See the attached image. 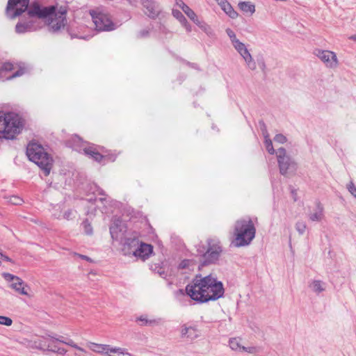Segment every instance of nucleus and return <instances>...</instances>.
<instances>
[{"label": "nucleus", "instance_id": "obj_1", "mask_svg": "<svg viewBox=\"0 0 356 356\" xmlns=\"http://www.w3.org/2000/svg\"><path fill=\"white\" fill-rule=\"evenodd\" d=\"M177 293L181 295L186 293L195 302L204 304L223 298L225 288L223 283L211 274L204 277L197 274L191 283L186 286L185 292L184 289H179Z\"/></svg>", "mask_w": 356, "mask_h": 356}, {"label": "nucleus", "instance_id": "obj_2", "mask_svg": "<svg viewBox=\"0 0 356 356\" xmlns=\"http://www.w3.org/2000/svg\"><path fill=\"white\" fill-rule=\"evenodd\" d=\"M67 8L57 4L44 6L39 0L31 2L27 14L30 17L42 19L47 22L49 32L56 33L64 28L67 23Z\"/></svg>", "mask_w": 356, "mask_h": 356}, {"label": "nucleus", "instance_id": "obj_3", "mask_svg": "<svg viewBox=\"0 0 356 356\" xmlns=\"http://www.w3.org/2000/svg\"><path fill=\"white\" fill-rule=\"evenodd\" d=\"M24 119L14 111H0V145L4 140H13L22 133Z\"/></svg>", "mask_w": 356, "mask_h": 356}, {"label": "nucleus", "instance_id": "obj_4", "mask_svg": "<svg viewBox=\"0 0 356 356\" xmlns=\"http://www.w3.org/2000/svg\"><path fill=\"white\" fill-rule=\"evenodd\" d=\"M197 254L200 257V263L198 269L209 266L210 265H217L222 252V247L220 241L218 238H208L206 244L200 241L195 245Z\"/></svg>", "mask_w": 356, "mask_h": 356}, {"label": "nucleus", "instance_id": "obj_5", "mask_svg": "<svg viewBox=\"0 0 356 356\" xmlns=\"http://www.w3.org/2000/svg\"><path fill=\"white\" fill-rule=\"evenodd\" d=\"M29 160L35 163L43 172L44 176L50 174L54 164L52 156L44 149V147L37 143H29L26 151Z\"/></svg>", "mask_w": 356, "mask_h": 356}, {"label": "nucleus", "instance_id": "obj_6", "mask_svg": "<svg viewBox=\"0 0 356 356\" xmlns=\"http://www.w3.org/2000/svg\"><path fill=\"white\" fill-rule=\"evenodd\" d=\"M234 234L236 247L250 245L256 235V227L252 219L248 217V219L236 220Z\"/></svg>", "mask_w": 356, "mask_h": 356}, {"label": "nucleus", "instance_id": "obj_7", "mask_svg": "<svg viewBox=\"0 0 356 356\" xmlns=\"http://www.w3.org/2000/svg\"><path fill=\"white\" fill-rule=\"evenodd\" d=\"M90 15L97 31H112L118 27L110 14L102 8L90 10Z\"/></svg>", "mask_w": 356, "mask_h": 356}, {"label": "nucleus", "instance_id": "obj_8", "mask_svg": "<svg viewBox=\"0 0 356 356\" xmlns=\"http://www.w3.org/2000/svg\"><path fill=\"white\" fill-rule=\"evenodd\" d=\"M30 4V0H8L6 14L8 18L15 19L27 12Z\"/></svg>", "mask_w": 356, "mask_h": 356}, {"label": "nucleus", "instance_id": "obj_9", "mask_svg": "<svg viewBox=\"0 0 356 356\" xmlns=\"http://www.w3.org/2000/svg\"><path fill=\"white\" fill-rule=\"evenodd\" d=\"M138 234L137 232L128 234L124 237H121L120 244L122 245L121 252L123 255L132 257L135 249L140 243Z\"/></svg>", "mask_w": 356, "mask_h": 356}, {"label": "nucleus", "instance_id": "obj_10", "mask_svg": "<svg viewBox=\"0 0 356 356\" xmlns=\"http://www.w3.org/2000/svg\"><path fill=\"white\" fill-rule=\"evenodd\" d=\"M181 3L177 4L181 7L183 12L192 20L200 29H201L207 35L211 36L213 35V31L211 27L204 21L198 18L195 13L184 2L179 0Z\"/></svg>", "mask_w": 356, "mask_h": 356}, {"label": "nucleus", "instance_id": "obj_11", "mask_svg": "<svg viewBox=\"0 0 356 356\" xmlns=\"http://www.w3.org/2000/svg\"><path fill=\"white\" fill-rule=\"evenodd\" d=\"M277 158L281 175H286L291 169L295 170V163L289 156L286 155L285 148L280 147L277 149Z\"/></svg>", "mask_w": 356, "mask_h": 356}, {"label": "nucleus", "instance_id": "obj_12", "mask_svg": "<svg viewBox=\"0 0 356 356\" xmlns=\"http://www.w3.org/2000/svg\"><path fill=\"white\" fill-rule=\"evenodd\" d=\"M109 232L111 238L114 241H118L121 237L127 236V225L123 222L120 217H115L109 227Z\"/></svg>", "mask_w": 356, "mask_h": 356}, {"label": "nucleus", "instance_id": "obj_13", "mask_svg": "<svg viewBox=\"0 0 356 356\" xmlns=\"http://www.w3.org/2000/svg\"><path fill=\"white\" fill-rule=\"evenodd\" d=\"M140 3L144 8V13L152 19H156L162 13L161 7L156 1L140 0Z\"/></svg>", "mask_w": 356, "mask_h": 356}, {"label": "nucleus", "instance_id": "obj_14", "mask_svg": "<svg viewBox=\"0 0 356 356\" xmlns=\"http://www.w3.org/2000/svg\"><path fill=\"white\" fill-rule=\"evenodd\" d=\"M133 252L132 257L145 261L154 253V248L151 244L140 241Z\"/></svg>", "mask_w": 356, "mask_h": 356}, {"label": "nucleus", "instance_id": "obj_15", "mask_svg": "<svg viewBox=\"0 0 356 356\" xmlns=\"http://www.w3.org/2000/svg\"><path fill=\"white\" fill-rule=\"evenodd\" d=\"M316 56L326 65L327 67L333 68L337 67L338 60L334 52L328 50L317 49Z\"/></svg>", "mask_w": 356, "mask_h": 356}, {"label": "nucleus", "instance_id": "obj_16", "mask_svg": "<svg viewBox=\"0 0 356 356\" xmlns=\"http://www.w3.org/2000/svg\"><path fill=\"white\" fill-rule=\"evenodd\" d=\"M86 29H87V27L83 24L77 26H74V24H71L67 27L66 30L72 39L78 38L88 40L90 38H92V35L83 34V31Z\"/></svg>", "mask_w": 356, "mask_h": 356}, {"label": "nucleus", "instance_id": "obj_17", "mask_svg": "<svg viewBox=\"0 0 356 356\" xmlns=\"http://www.w3.org/2000/svg\"><path fill=\"white\" fill-rule=\"evenodd\" d=\"M89 146L82 149L83 153L89 159H92L94 161L101 164L103 162V154L97 149V145L93 143H88Z\"/></svg>", "mask_w": 356, "mask_h": 356}, {"label": "nucleus", "instance_id": "obj_18", "mask_svg": "<svg viewBox=\"0 0 356 356\" xmlns=\"http://www.w3.org/2000/svg\"><path fill=\"white\" fill-rule=\"evenodd\" d=\"M221 9L232 19H236L238 14L227 0H216Z\"/></svg>", "mask_w": 356, "mask_h": 356}, {"label": "nucleus", "instance_id": "obj_19", "mask_svg": "<svg viewBox=\"0 0 356 356\" xmlns=\"http://www.w3.org/2000/svg\"><path fill=\"white\" fill-rule=\"evenodd\" d=\"M83 143H88L86 141H83V140L77 134H74L70 139L67 140L65 142L66 146L68 147H71L76 151L81 152V148L83 146Z\"/></svg>", "mask_w": 356, "mask_h": 356}, {"label": "nucleus", "instance_id": "obj_20", "mask_svg": "<svg viewBox=\"0 0 356 356\" xmlns=\"http://www.w3.org/2000/svg\"><path fill=\"white\" fill-rule=\"evenodd\" d=\"M34 24L32 22H17L15 26V32L19 34L31 32L34 30Z\"/></svg>", "mask_w": 356, "mask_h": 356}, {"label": "nucleus", "instance_id": "obj_21", "mask_svg": "<svg viewBox=\"0 0 356 356\" xmlns=\"http://www.w3.org/2000/svg\"><path fill=\"white\" fill-rule=\"evenodd\" d=\"M181 333L182 337H186L190 339H195L198 336L196 328L192 326L187 327L186 325H184L181 327Z\"/></svg>", "mask_w": 356, "mask_h": 356}, {"label": "nucleus", "instance_id": "obj_22", "mask_svg": "<svg viewBox=\"0 0 356 356\" xmlns=\"http://www.w3.org/2000/svg\"><path fill=\"white\" fill-rule=\"evenodd\" d=\"M195 261L193 259H185L181 261L177 266V270H186L193 271L195 267Z\"/></svg>", "mask_w": 356, "mask_h": 356}, {"label": "nucleus", "instance_id": "obj_23", "mask_svg": "<svg viewBox=\"0 0 356 356\" xmlns=\"http://www.w3.org/2000/svg\"><path fill=\"white\" fill-rule=\"evenodd\" d=\"M240 55L245 60L246 65L250 70H256V62L252 58V56H251V54L249 52V51L248 50V49L244 50V51H243L242 54H240Z\"/></svg>", "mask_w": 356, "mask_h": 356}, {"label": "nucleus", "instance_id": "obj_24", "mask_svg": "<svg viewBox=\"0 0 356 356\" xmlns=\"http://www.w3.org/2000/svg\"><path fill=\"white\" fill-rule=\"evenodd\" d=\"M238 6L244 13L252 15L255 12V6L250 1H240Z\"/></svg>", "mask_w": 356, "mask_h": 356}, {"label": "nucleus", "instance_id": "obj_25", "mask_svg": "<svg viewBox=\"0 0 356 356\" xmlns=\"http://www.w3.org/2000/svg\"><path fill=\"white\" fill-rule=\"evenodd\" d=\"M89 347L90 350L98 353H108V345L106 344L90 343Z\"/></svg>", "mask_w": 356, "mask_h": 356}, {"label": "nucleus", "instance_id": "obj_26", "mask_svg": "<svg viewBox=\"0 0 356 356\" xmlns=\"http://www.w3.org/2000/svg\"><path fill=\"white\" fill-rule=\"evenodd\" d=\"M24 281L21 279V280H15V282H13L10 284V286L19 294L27 295V291L25 290L24 287Z\"/></svg>", "mask_w": 356, "mask_h": 356}, {"label": "nucleus", "instance_id": "obj_27", "mask_svg": "<svg viewBox=\"0 0 356 356\" xmlns=\"http://www.w3.org/2000/svg\"><path fill=\"white\" fill-rule=\"evenodd\" d=\"M323 285H325V283H323L322 281L314 280L309 286L312 288L314 293L319 294L325 290V288L323 286Z\"/></svg>", "mask_w": 356, "mask_h": 356}, {"label": "nucleus", "instance_id": "obj_28", "mask_svg": "<svg viewBox=\"0 0 356 356\" xmlns=\"http://www.w3.org/2000/svg\"><path fill=\"white\" fill-rule=\"evenodd\" d=\"M83 188L86 194H95L98 191L99 186L94 182H88L86 184Z\"/></svg>", "mask_w": 356, "mask_h": 356}, {"label": "nucleus", "instance_id": "obj_29", "mask_svg": "<svg viewBox=\"0 0 356 356\" xmlns=\"http://www.w3.org/2000/svg\"><path fill=\"white\" fill-rule=\"evenodd\" d=\"M229 346L232 350L239 352H242V347H243V346L241 345L239 339L237 338L229 339Z\"/></svg>", "mask_w": 356, "mask_h": 356}, {"label": "nucleus", "instance_id": "obj_30", "mask_svg": "<svg viewBox=\"0 0 356 356\" xmlns=\"http://www.w3.org/2000/svg\"><path fill=\"white\" fill-rule=\"evenodd\" d=\"M317 208L318 211H316L310 215L309 219L312 221H321L323 216V207L320 203H318Z\"/></svg>", "mask_w": 356, "mask_h": 356}, {"label": "nucleus", "instance_id": "obj_31", "mask_svg": "<svg viewBox=\"0 0 356 356\" xmlns=\"http://www.w3.org/2000/svg\"><path fill=\"white\" fill-rule=\"evenodd\" d=\"M150 269L158 273L161 277L166 278L168 273L163 269V267L159 264H154L151 266Z\"/></svg>", "mask_w": 356, "mask_h": 356}, {"label": "nucleus", "instance_id": "obj_32", "mask_svg": "<svg viewBox=\"0 0 356 356\" xmlns=\"http://www.w3.org/2000/svg\"><path fill=\"white\" fill-rule=\"evenodd\" d=\"M28 72L27 68L25 67L24 64L22 65H19L18 70L13 72L8 78V79H13L19 76H22L25 73Z\"/></svg>", "mask_w": 356, "mask_h": 356}, {"label": "nucleus", "instance_id": "obj_33", "mask_svg": "<svg viewBox=\"0 0 356 356\" xmlns=\"http://www.w3.org/2000/svg\"><path fill=\"white\" fill-rule=\"evenodd\" d=\"M172 15L181 24V25L186 23L187 19L180 10L177 9H172Z\"/></svg>", "mask_w": 356, "mask_h": 356}, {"label": "nucleus", "instance_id": "obj_34", "mask_svg": "<svg viewBox=\"0 0 356 356\" xmlns=\"http://www.w3.org/2000/svg\"><path fill=\"white\" fill-rule=\"evenodd\" d=\"M117 158V154L111 150L105 154H103V162L102 165H105L107 162H114Z\"/></svg>", "mask_w": 356, "mask_h": 356}, {"label": "nucleus", "instance_id": "obj_35", "mask_svg": "<svg viewBox=\"0 0 356 356\" xmlns=\"http://www.w3.org/2000/svg\"><path fill=\"white\" fill-rule=\"evenodd\" d=\"M8 202L13 205H22L24 200L18 195H10L6 197Z\"/></svg>", "mask_w": 356, "mask_h": 356}, {"label": "nucleus", "instance_id": "obj_36", "mask_svg": "<svg viewBox=\"0 0 356 356\" xmlns=\"http://www.w3.org/2000/svg\"><path fill=\"white\" fill-rule=\"evenodd\" d=\"M81 225L83 226V230H84V233L86 234V235H92V233H93V229H92V225L90 223L88 219H85L82 223H81Z\"/></svg>", "mask_w": 356, "mask_h": 356}, {"label": "nucleus", "instance_id": "obj_37", "mask_svg": "<svg viewBox=\"0 0 356 356\" xmlns=\"http://www.w3.org/2000/svg\"><path fill=\"white\" fill-rule=\"evenodd\" d=\"M264 144H265V147H266L267 152L270 154H274L275 153L277 154V152L273 148V143H272V140L270 138V137L264 138Z\"/></svg>", "mask_w": 356, "mask_h": 356}, {"label": "nucleus", "instance_id": "obj_38", "mask_svg": "<svg viewBox=\"0 0 356 356\" xmlns=\"http://www.w3.org/2000/svg\"><path fill=\"white\" fill-rule=\"evenodd\" d=\"M47 338L42 337V339H38V341H35V347L39 349L42 350L43 351H47V346H49V344H47Z\"/></svg>", "mask_w": 356, "mask_h": 356}, {"label": "nucleus", "instance_id": "obj_39", "mask_svg": "<svg viewBox=\"0 0 356 356\" xmlns=\"http://www.w3.org/2000/svg\"><path fill=\"white\" fill-rule=\"evenodd\" d=\"M136 321L141 322V326L152 325L156 323V320H148L146 316H140L136 318Z\"/></svg>", "mask_w": 356, "mask_h": 356}, {"label": "nucleus", "instance_id": "obj_40", "mask_svg": "<svg viewBox=\"0 0 356 356\" xmlns=\"http://www.w3.org/2000/svg\"><path fill=\"white\" fill-rule=\"evenodd\" d=\"M232 45L239 54H242L243 51L247 49L245 44L241 42L239 40H234V42L232 43Z\"/></svg>", "mask_w": 356, "mask_h": 356}, {"label": "nucleus", "instance_id": "obj_41", "mask_svg": "<svg viewBox=\"0 0 356 356\" xmlns=\"http://www.w3.org/2000/svg\"><path fill=\"white\" fill-rule=\"evenodd\" d=\"M255 62H256V65L257 64L258 65V66L261 70V71L264 73H266V63H265L264 56L262 55H259L258 56H257V60Z\"/></svg>", "mask_w": 356, "mask_h": 356}, {"label": "nucleus", "instance_id": "obj_42", "mask_svg": "<svg viewBox=\"0 0 356 356\" xmlns=\"http://www.w3.org/2000/svg\"><path fill=\"white\" fill-rule=\"evenodd\" d=\"M47 351L56 353L62 355H65L67 353V350L64 348L58 347L56 346H54V348H50V346H47Z\"/></svg>", "mask_w": 356, "mask_h": 356}, {"label": "nucleus", "instance_id": "obj_43", "mask_svg": "<svg viewBox=\"0 0 356 356\" xmlns=\"http://www.w3.org/2000/svg\"><path fill=\"white\" fill-rule=\"evenodd\" d=\"M2 276L7 281V282H15V280H21V278L16 276V275H14L13 274H10L9 273H2Z\"/></svg>", "mask_w": 356, "mask_h": 356}, {"label": "nucleus", "instance_id": "obj_44", "mask_svg": "<svg viewBox=\"0 0 356 356\" xmlns=\"http://www.w3.org/2000/svg\"><path fill=\"white\" fill-rule=\"evenodd\" d=\"M261 348L257 346H249V347H242V352H247L251 354H257L260 352Z\"/></svg>", "mask_w": 356, "mask_h": 356}, {"label": "nucleus", "instance_id": "obj_45", "mask_svg": "<svg viewBox=\"0 0 356 356\" xmlns=\"http://www.w3.org/2000/svg\"><path fill=\"white\" fill-rule=\"evenodd\" d=\"M259 126L260 130L262 133V135L264 136V138H265L269 137V134L267 130V127L263 120H261L259 121Z\"/></svg>", "mask_w": 356, "mask_h": 356}, {"label": "nucleus", "instance_id": "obj_46", "mask_svg": "<svg viewBox=\"0 0 356 356\" xmlns=\"http://www.w3.org/2000/svg\"><path fill=\"white\" fill-rule=\"evenodd\" d=\"M13 324V320L6 316H0V325L10 326Z\"/></svg>", "mask_w": 356, "mask_h": 356}, {"label": "nucleus", "instance_id": "obj_47", "mask_svg": "<svg viewBox=\"0 0 356 356\" xmlns=\"http://www.w3.org/2000/svg\"><path fill=\"white\" fill-rule=\"evenodd\" d=\"M273 140L275 143L284 144L287 141V138L282 134H277L275 136Z\"/></svg>", "mask_w": 356, "mask_h": 356}, {"label": "nucleus", "instance_id": "obj_48", "mask_svg": "<svg viewBox=\"0 0 356 356\" xmlns=\"http://www.w3.org/2000/svg\"><path fill=\"white\" fill-rule=\"evenodd\" d=\"M307 228L306 224L303 222H298L296 224V229L300 234H303Z\"/></svg>", "mask_w": 356, "mask_h": 356}, {"label": "nucleus", "instance_id": "obj_49", "mask_svg": "<svg viewBox=\"0 0 356 356\" xmlns=\"http://www.w3.org/2000/svg\"><path fill=\"white\" fill-rule=\"evenodd\" d=\"M65 344L70 346L78 350H80L81 352H85V350L82 348L81 347L79 346L76 343L74 342L73 340L70 339H67L66 341H65Z\"/></svg>", "mask_w": 356, "mask_h": 356}, {"label": "nucleus", "instance_id": "obj_50", "mask_svg": "<svg viewBox=\"0 0 356 356\" xmlns=\"http://www.w3.org/2000/svg\"><path fill=\"white\" fill-rule=\"evenodd\" d=\"M48 337L51 338L52 341H58L62 343H65L67 339H65L63 336H58L56 334H48Z\"/></svg>", "mask_w": 356, "mask_h": 356}, {"label": "nucleus", "instance_id": "obj_51", "mask_svg": "<svg viewBox=\"0 0 356 356\" xmlns=\"http://www.w3.org/2000/svg\"><path fill=\"white\" fill-rule=\"evenodd\" d=\"M225 32L227 34V35L229 36V38L232 42V44L233 42H234V40H238V39L236 38V33H234V31L232 29H231L230 28H227V29H226Z\"/></svg>", "mask_w": 356, "mask_h": 356}, {"label": "nucleus", "instance_id": "obj_52", "mask_svg": "<svg viewBox=\"0 0 356 356\" xmlns=\"http://www.w3.org/2000/svg\"><path fill=\"white\" fill-rule=\"evenodd\" d=\"M1 69L2 71L10 72L14 69V65L12 63L6 62L3 64H2Z\"/></svg>", "mask_w": 356, "mask_h": 356}, {"label": "nucleus", "instance_id": "obj_53", "mask_svg": "<svg viewBox=\"0 0 356 356\" xmlns=\"http://www.w3.org/2000/svg\"><path fill=\"white\" fill-rule=\"evenodd\" d=\"M348 190L350 192V193L356 198V186L354 185L353 183L351 182L348 186Z\"/></svg>", "mask_w": 356, "mask_h": 356}, {"label": "nucleus", "instance_id": "obj_54", "mask_svg": "<svg viewBox=\"0 0 356 356\" xmlns=\"http://www.w3.org/2000/svg\"><path fill=\"white\" fill-rule=\"evenodd\" d=\"M149 29H143L138 32L137 37L140 38H147L149 36Z\"/></svg>", "mask_w": 356, "mask_h": 356}, {"label": "nucleus", "instance_id": "obj_55", "mask_svg": "<svg viewBox=\"0 0 356 356\" xmlns=\"http://www.w3.org/2000/svg\"><path fill=\"white\" fill-rule=\"evenodd\" d=\"M108 352L120 355L123 354V349L120 348H112L108 345Z\"/></svg>", "mask_w": 356, "mask_h": 356}, {"label": "nucleus", "instance_id": "obj_56", "mask_svg": "<svg viewBox=\"0 0 356 356\" xmlns=\"http://www.w3.org/2000/svg\"><path fill=\"white\" fill-rule=\"evenodd\" d=\"M159 31L163 33V34H165V35H167V34H171V33L168 30V29L163 24H161L159 26Z\"/></svg>", "mask_w": 356, "mask_h": 356}, {"label": "nucleus", "instance_id": "obj_57", "mask_svg": "<svg viewBox=\"0 0 356 356\" xmlns=\"http://www.w3.org/2000/svg\"><path fill=\"white\" fill-rule=\"evenodd\" d=\"M186 64L188 66H189V67H192L193 69H195L197 70H200V68L199 65L197 63H191L189 61H186Z\"/></svg>", "mask_w": 356, "mask_h": 356}, {"label": "nucleus", "instance_id": "obj_58", "mask_svg": "<svg viewBox=\"0 0 356 356\" xmlns=\"http://www.w3.org/2000/svg\"><path fill=\"white\" fill-rule=\"evenodd\" d=\"M72 213V210L68 209L64 212L63 218L66 220H70L71 218Z\"/></svg>", "mask_w": 356, "mask_h": 356}, {"label": "nucleus", "instance_id": "obj_59", "mask_svg": "<svg viewBox=\"0 0 356 356\" xmlns=\"http://www.w3.org/2000/svg\"><path fill=\"white\" fill-rule=\"evenodd\" d=\"M97 149L99 150V152H101L102 154H105L107 152H108V151H109L104 146L97 145Z\"/></svg>", "mask_w": 356, "mask_h": 356}, {"label": "nucleus", "instance_id": "obj_60", "mask_svg": "<svg viewBox=\"0 0 356 356\" xmlns=\"http://www.w3.org/2000/svg\"><path fill=\"white\" fill-rule=\"evenodd\" d=\"M1 257L6 261H8L10 263H14L13 260L8 257L7 255L4 254L3 253H0Z\"/></svg>", "mask_w": 356, "mask_h": 356}, {"label": "nucleus", "instance_id": "obj_61", "mask_svg": "<svg viewBox=\"0 0 356 356\" xmlns=\"http://www.w3.org/2000/svg\"><path fill=\"white\" fill-rule=\"evenodd\" d=\"M182 26L186 29V31L188 33L191 32L192 31V29H191V24L188 23V21H186V24H182Z\"/></svg>", "mask_w": 356, "mask_h": 356}, {"label": "nucleus", "instance_id": "obj_62", "mask_svg": "<svg viewBox=\"0 0 356 356\" xmlns=\"http://www.w3.org/2000/svg\"><path fill=\"white\" fill-rule=\"evenodd\" d=\"M131 6H136L138 3V0H127Z\"/></svg>", "mask_w": 356, "mask_h": 356}, {"label": "nucleus", "instance_id": "obj_63", "mask_svg": "<svg viewBox=\"0 0 356 356\" xmlns=\"http://www.w3.org/2000/svg\"><path fill=\"white\" fill-rule=\"evenodd\" d=\"M97 192L100 195H106V193H105L103 189H102L99 186V189H98V191Z\"/></svg>", "mask_w": 356, "mask_h": 356}, {"label": "nucleus", "instance_id": "obj_64", "mask_svg": "<svg viewBox=\"0 0 356 356\" xmlns=\"http://www.w3.org/2000/svg\"><path fill=\"white\" fill-rule=\"evenodd\" d=\"M81 258L86 261H91L92 259L91 258H90L87 255H81Z\"/></svg>", "mask_w": 356, "mask_h": 356}]
</instances>
